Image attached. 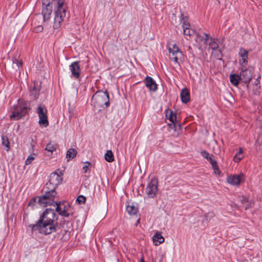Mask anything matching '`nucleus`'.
Masks as SVG:
<instances>
[{
    "mask_svg": "<svg viewBox=\"0 0 262 262\" xmlns=\"http://www.w3.org/2000/svg\"><path fill=\"white\" fill-rule=\"evenodd\" d=\"M42 4L44 21L50 19L54 6L55 17L53 28L58 29L66 16L67 6L65 0H42Z\"/></svg>",
    "mask_w": 262,
    "mask_h": 262,
    "instance_id": "obj_1",
    "label": "nucleus"
},
{
    "mask_svg": "<svg viewBox=\"0 0 262 262\" xmlns=\"http://www.w3.org/2000/svg\"><path fill=\"white\" fill-rule=\"evenodd\" d=\"M59 173L54 171L51 173L48 182L46 185L47 191L42 196L38 198V204L42 207L51 205L54 202V198L56 195L55 189L62 180V173L59 171Z\"/></svg>",
    "mask_w": 262,
    "mask_h": 262,
    "instance_id": "obj_2",
    "label": "nucleus"
},
{
    "mask_svg": "<svg viewBox=\"0 0 262 262\" xmlns=\"http://www.w3.org/2000/svg\"><path fill=\"white\" fill-rule=\"evenodd\" d=\"M30 227L32 231H38L40 233L46 235L55 232L57 226L50 222H42L39 219L36 224L31 225Z\"/></svg>",
    "mask_w": 262,
    "mask_h": 262,
    "instance_id": "obj_3",
    "label": "nucleus"
},
{
    "mask_svg": "<svg viewBox=\"0 0 262 262\" xmlns=\"http://www.w3.org/2000/svg\"><path fill=\"white\" fill-rule=\"evenodd\" d=\"M92 103L95 107H102L109 105V95L107 92H97L92 98Z\"/></svg>",
    "mask_w": 262,
    "mask_h": 262,
    "instance_id": "obj_4",
    "label": "nucleus"
},
{
    "mask_svg": "<svg viewBox=\"0 0 262 262\" xmlns=\"http://www.w3.org/2000/svg\"><path fill=\"white\" fill-rule=\"evenodd\" d=\"M169 51V57L171 61H172L174 64L180 66L184 59V55L178 47L173 44L169 45L168 47Z\"/></svg>",
    "mask_w": 262,
    "mask_h": 262,
    "instance_id": "obj_5",
    "label": "nucleus"
},
{
    "mask_svg": "<svg viewBox=\"0 0 262 262\" xmlns=\"http://www.w3.org/2000/svg\"><path fill=\"white\" fill-rule=\"evenodd\" d=\"M39 219L42 222H50L57 226V217L53 209H46Z\"/></svg>",
    "mask_w": 262,
    "mask_h": 262,
    "instance_id": "obj_6",
    "label": "nucleus"
},
{
    "mask_svg": "<svg viewBox=\"0 0 262 262\" xmlns=\"http://www.w3.org/2000/svg\"><path fill=\"white\" fill-rule=\"evenodd\" d=\"M158 179L155 178L151 179L145 189V192L148 198H154L156 196L158 191Z\"/></svg>",
    "mask_w": 262,
    "mask_h": 262,
    "instance_id": "obj_7",
    "label": "nucleus"
},
{
    "mask_svg": "<svg viewBox=\"0 0 262 262\" xmlns=\"http://www.w3.org/2000/svg\"><path fill=\"white\" fill-rule=\"evenodd\" d=\"M37 113L39 117V124L43 127H47L49 125V121L47 117V110L46 107L42 105H39L37 108Z\"/></svg>",
    "mask_w": 262,
    "mask_h": 262,
    "instance_id": "obj_8",
    "label": "nucleus"
},
{
    "mask_svg": "<svg viewBox=\"0 0 262 262\" xmlns=\"http://www.w3.org/2000/svg\"><path fill=\"white\" fill-rule=\"evenodd\" d=\"M56 211L61 216L68 217L72 215L73 212L71 211V206L69 204L58 202L56 203Z\"/></svg>",
    "mask_w": 262,
    "mask_h": 262,
    "instance_id": "obj_9",
    "label": "nucleus"
},
{
    "mask_svg": "<svg viewBox=\"0 0 262 262\" xmlns=\"http://www.w3.org/2000/svg\"><path fill=\"white\" fill-rule=\"evenodd\" d=\"M29 110V108L27 106H14L12 114L10 115L11 119L16 120L20 119L27 113Z\"/></svg>",
    "mask_w": 262,
    "mask_h": 262,
    "instance_id": "obj_10",
    "label": "nucleus"
},
{
    "mask_svg": "<svg viewBox=\"0 0 262 262\" xmlns=\"http://www.w3.org/2000/svg\"><path fill=\"white\" fill-rule=\"evenodd\" d=\"M245 176L243 173L239 175L233 174L228 176L227 178V182L232 185H239L241 182L244 180Z\"/></svg>",
    "mask_w": 262,
    "mask_h": 262,
    "instance_id": "obj_11",
    "label": "nucleus"
},
{
    "mask_svg": "<svg viewBox=\"0 0 262 262\" xmlns=\"http://www.w3.org/2000/svg\"><path fill=\"white\" fill-rule=\"evenodd\" d=\"M69 69L71 72V77L75 79H78L80 76V70L79 62L74 61L69 66Z\"/></svg>",
    "mask_w": 262,
    "mask_h": 262,
    "instance_id": "obj_12",
    "label": "nucleus"
},
{
    "mask_svg": "<svg viewBox=\"0 0 262 262\" xmlns=\"http://www.w3.org/2000/svg\"><path fill=\"white\" fill-rule=\"evenodd\" d=\"M241 81L248 83L252 77V70L249 69H242L240 73Z\"/></svg>",
    "mask_w": 262,
    "mask_h": 262,
    "instance_id": "obj_13",
    "label": "nucleus"
},
{
    "mask_svg": "<svg viewBox=\"0 0 262 262\" xmlns=\"http://www.w3.org/2000/svg\"><path fill=\"white\" fill-rule=\"evenodd\" d=\"M195 39V41L199 44V48L201 49L202 46L206 45L209 39V35L206 33H203V35L196 34Z\"/></svg>",
    "mask_w": 262,
    "mask_h": 262,
    "instance_id": "obj_14",
    "label": "nucleus"
},
{
    "mask_svg": "<svg viewBox=\"0 0 262 262\" xmlns=\"http://www.w3.org/2000/svg\"><path fill=\"white\" fill-rule=\"evenodd\" d=\"M238 55L241 58L239 59V63L243 67L248 64V51L244 48H240Z\"/></svg>",
    "mask_w": 262,
    "mask_h": 262,
    "instance_id": "obj_15",
    "label": "nucleus"
},
{
    "mask_svg": "<svg viewBox=\"0 0 262 262\" xmlns=\"http://www.w3.org/2000/svg\"><path fill=\"white\" fill-rule=\"evenodd\" d=\"M182 27L183 28L184 35L188 37L192 36L194 33V31L193 30L190 28V25L189 23L187 22V20L185 19L182 20Z\"/></svg>",
    "mask_w": 262,
    "mask_h": 262,
    "instance_id": "obj_16",
    "label": "nucleus"
},
{
    "mask_svg": "<svg viewBox=\"0 0 262 262\" xmlns=\"http://www.w3.org/2000/svg\"><path fill=\"white\" fill-rule=\"evenodd\" d=\"M146 86L151 91H156L157 90V84L155 80L149 76H147L144 80Z\"/></svg>",
    "mask_w": 262,
    "mask_h": 262,
    "instance_id": "obj_17",
    "label": "nucleus"
},
{
    "mask_svg": "<svg viewBox=\"0 0 262 262\" xmlns=\"http://www.w3.org/2000/svg\"><path fill=\"white\" fill-rule=\"evenodd\" d=\"M40 88L39 86L37 85L35 83H33V85H31L29 90V94L32 97L33 99H36L39 95Z\"/></svg>",
    "mask_w": 262,
    "mask_h": 262,
    "instance_id": "obj_18",
    "label": "nucleus"
},
{
    "mask_svg": "<svg viewBox=\"0 0 262 262\" xmlns=\"http://www.w3.org/2000/svg\"><path fill=\"white\" fill-rule=\"evenodd\" d=\"M209 40H210L208 43L209 48L212 50H217L221 54L222 49L220 47V43L218 42V40L211 37Z\"/></svg>",
    "mask_w": 262,
    "mask_h": 262,
    "instance_id": "obj_19",
    "label": "nucleus"
},
{
    "mask_svg": "<svg viewBox=\"0 0 262 262\" xmlns=\"http://www.w3.org/2000/svg\"><path fill=\"white\" fill-rule=\"evenodd\" d=\"M166 117L167 119L169 120L171 123H172L174 125V127L175 129H177L176 124L175 122L177 120V116L175 114H173L171 110H167L166 113Z\"/></svg>",
    "mask_w": 262,
    "mask_h": 262,
    "instance_id": "obj_20",
    "label": "nucleus"
},
{
    "mask_svg": "<svg viewBox=\"0 0 262 262\" xmlns=\"http://www.w3.org/2000/svg\"><path fill=\"white\" fill-rule=\"evenodd\" d=\"M201 155L203 158L207 160V161L210 163L211 165L216 162V161L214 158V156L209 154L206 150L201 151Z\"/></svg>",
    "mask_w": 262,
    "mask_h": 262,
    "instance_id": "obj_21",
    "label": "nucleus"
},
{
    "mask_svg": "<svg viewBox=\"0 0 262 262\" xmlns=\"http://www.w3.org/2000/svg\"><path fill=\"white\" fill-rule=\"evenodd\" d=\"M152 241L155 245L158 246L164 243V238L161 235L160 233L156 232L152 237Z\"/></svg>",
    "mask_w": 262,
    "mask_h": 262,
    "instance_id": "obj_22",
    "label": "nucleus"
},
{
    "mask_svg": "<svg viewBox=\"0 0 262 262\" xmlns=\"http://www.w3.org/2000/svg\"><path fill=\"white\" fill-rule=\"evenodd\" d=\"M180 96L183 103H187L190 100V93L187 89H184L182 90Z\"/></svg>",
    "mask_w": 262,
    "mask_h": 262,
    "instance_id": "obj_23",
    "label": "nucleus"
},
{
    "mask_svg": "<svg viewBox=\"0 0 262 262\" xmlns=\"http://www.w3.org/2000/svg\"><path fill=\"white\" fill-rule=\"evenodd\" d=\"M230 81L233 85L236 86L241 81L240 76L236 74H231L230 76Z\"/></svg>",
    "mask_w": 262,
    "mask_h": 262,
    "instance_id": "obj_24",
    "label": "nucleus"
},
{
    "mask_svg": "<svg viewBox=\"0 0 262 262\" xmlns=\"http://www.w3.org/2000/svg\"><path fill=\"white\" fill-rule=\"evenodd\" d=\"M77 151L76 149L71 148L67 152L66 158L67 161H69L70 159L74 158L77 155Z\"/></svg>",
    "mask_w": 262,
    "mask_h": 262,
    "instance_id": "obj_25",
    "label": "nucleus"
},
{
    "mask_svg": "<svg viewBox=\"0 0 262 262\" xmlns=\"http://www.w3.org/2000/svg\"><path fill=\"white\" fill-rule=\"evenodd\" d=\"M58 147V146L56 143L50 142L47 145L45 150L52 154L54 151L56 150Z\"/></svg>",
    "mask_w": 262,
    "mask_h": 262,
    "instance_id": "obj_26",
    "label": "nucleus"
},
{
    "mask_svg": "<svg viewBox=\"0 0 262 262\" xmlns=\"http://www.w3.org/2000/svg\"><path fill=\"white\" fill-rule=\"evenodd\" d=\"M126 211L130 215H135L138 211V209L135 205H128L126 206Z\"/></svg>",
    "mask_w": 262,
    "mask_h": 262,
    "instance_id": "obj_27",
    "label": "nucleus"
},
{
    "mask_svg": "<svg viewBox=\"0 0 262 262\" xmlns=\"http://www.w3.org/2000/svg\"><path fill=\"white\" fill-rule=\"evenodd\" d=\"M104 158L105 160L108 162H112L114 160V155L113 152L110 150H107L105 153Z\"/></svg>",
    "mask_w": 262,
    "mask_h": 262,
    "instance_id": "obj_28",
    "label": "nucleus"
},
{
    "mask_svg": "<svg viewBox=\"0 0 262 262\" xmlns=\"http://www.w3.org/2000/svg\"><path fill=\"white\" fill-rule=\"evenodd\" d=\"M12 63L13 68H19L22 66L23 61L22 60L17 59L16 57H13L12 58Z\"/></svg>",
    "mask_w": 262,
    "mask_h": 262,
    "instance_id": "obj_29",
    "label": "nucleus"
},
{
    "mask_svg": "<svg viewBox=\"0 0 262 262\" xmlns=\"http://www.w3.org/2000/svg\"><path fill=\"white\" fill-rule=\"evenodd\" d=\"M243 151L241 148L239 149V151L237 152L234 157L233 160L235 162H239L243 158L242 155Z\"/></svg>",
    "mask_w": 262,
    "mask_h": 262,
    "instance_id": "obj_30",
    "label": "nucleus"
},
{
    "mask_svg": "<svg viewBox=\"0 0 262 262\" xmlns=\"http://www.w3.org/2000/svg\"><path fill=\"white\" fill-rule=\"evenodd\" d=\"M2 144L3 146L6 147L7 151H8L10 149L9 141L8 139L6 136H2Z\"/></svg>",
    "mask_w": 262,
    "mask_h": 262,
    "instance_id": "obj_31",
    "label": "nucleus"
},
{
    "mask_svg": "<svg viewBox=\"0 0 262 262\" xmlns=\"http://www.w3.org/2000/svg\"><path fill=\"white\" fill-rule=\"evenodd\" d=\"M213 170H214V172L215 174H217L218 175L220 174L221 171L220 170V168L217 165V162H214V164L211 165Z\"/></svg>",
    "mask_w": 262,
    "mask_h": 262,
    "instance_id": "obj_32",
    "label": "nucleus"
},
{
    "mask_svg": "<svg viewBox=\"0 0 262 262\" xmlns=\"http://www.w3.org/2000/svg\"><path fill=\"white\" fill-rule=\"evenodd\" d=\"M86 201V198L82 195H79L76 199V202L79 204H84Z\"/></svg>",
    "mask_w": 262,
    "mask_h": 262,
    "instance_id": "obj_33",
    "label": "nucleus"
},
{
    "mask_svg": "<svg viewBox=\"0 0 262 262\" xmlns=\"http://www.w3.org/2000/svg\"><path fill=\"white\" fill-rule=\"evenodd\" d=\"M35 159V154L31 155L28 157V158L26 160V164L28 165L31 163L32 161Z\"/></svg>",
    "mask_w": 262,
    "mask_h": 262,
    "instance_id": "obj_34",
    "label": "nucleus"
},
{
    "mask_svg": "<svg viewBox=\"0 0 262 262\" xmlns=\"http://www.w3.org/2000/svg\"><path fill=\"white\" fill-rule=\"evenodd\" d=\"M85 165L83 166L82 169L84 171V172H86L88 168L92 165L91 163L90 162H85Z\"/></svg>",
    "mask_w": 262,
    "mask_h": 262,
    "instance_id": "obj_35",
    "label": "nucleus"
},
{
    "mask_svg": "<svg viewBox=\"0 0 262 262\" xmlns=\"http://www.w3.org/2000/svg\"><path fill=\"white\" fill-rule=\"evenodd\" d=\"M260 89V85H254L253 86V91L255 95H258L259 94V90Z\"/></svg>",
    "mask_w": 262,
    "mask_h": 262,
    "instance_id": "obj_36",
    "label": "nucleus"
},
{
    "mask_svg": "<svg viewBox=\"0 0 262 262\" xmlns=\"http://www.w3.org/2000/svg\"><path fill=\"white\" fill-rule=\"evenodd\" d=\"M175 123L176 124L177 129H174V130H177L178 129H180L182 127L181 124L180 123L178 122L177 120H176V122H175Z\"/></svg>",
    "mask_w": 262,
    "mask_h": 262,
    "instance_id": "obj_37",
    "label": "nucleus"
},
{
    "mask_svg": "<svg viewBox=\"0 0 262 262\" xmlns=\"http://www.w3.org/2000/svg\"><path fill=\"white\" fill-rule=\"evenodd\" d=\"M43 29V28L41 26H38V27H36V31H41Z\"/></svg>",
    "mask_w": 262,
    "mask_h": 262,
    "instance_id": "obj_38",
    "label": "nucleus"
},
{
    "mask_svg": "<svg viewBox=\"0 0 262 262\" xmlns=\"http://www.w3.org/2000/svg\"><path fill=\"white\" fill-rule=\"evenodd\" d=\"M260 85V82H259V81L258 80V79H256L255 80V83H254V85Z\"/></svg>",
    "mask_w": 262,
    "mask_h": 262,
    "instance_id": "obj_39",
    "label": "nucleus"
},
{
    "mask_svg": "<svg viewBox=\"0 0 262 262\" xmlns=\"http://www.w3.org/2000/svg\"><path fill=\"white\" fill-rule=\"evenodd\" d=\"M140 262H145L143 256L142 257V258L140 259Z\"/></svg>",
    "mask_w": 262,
    "mask_h": 262,
    "instance_id": "obj_40",
    "label": "nucleus"
},
{
    "mask_svg": "<svg viewBox=\"0 0 262 262\" xmlns=\"http://www.w3.org/2000/svg\"><path fill=\"white\" fill-rule=\"evenodd\" d=\"M35 199H32L33 201H35Z\"/></svg>",
    "mask_w": 262,
    "mask_h": 262,
    "instance_id": "obj_41",
    "label": "nucleus"
}]
</instances>
